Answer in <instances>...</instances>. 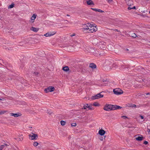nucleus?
Instances as JSON below:
<instances>
[{
	"label": "nucleus",
	"instance_id": "1",
	"mask_svg": "<svg viewBox=\"0 0 150 150\" xmlns=\"http://www.w3.org/2000/svg\"><path fill=\"white\" fill-rule=\"evenodd\" d=\"M122 107L117 105L106 104L104 106L103 109L106 111H111L117 109H120Z\"/></svg>",
	"mask_w": 150,
	"mask_h": 150
},
{
	"label": "nucleus",
	"instance_id": "2",
	"mask_svg": "<svg viewBox=\"0 0 150 150\" xmlns=\"http://www.w3.org/2000/svg\"><path fill=\"white\" fill-rule=\"evenodd\" d=\"M102 92H101L100 93H98L96 95L92 96L91 99L94 100L96 99H98L103 97V95L101 94Z\"/></svg>",
	"mask_w": 150,
	"mask_h": 150
},
{
	"label": "nucleus",
	"instance_id": "3",
	"mask_svg": "<svg viewBox=\"0 0 150 150\" xmlns=\"http://www.w3.org/2000/svg\"><path fill=\"white\" fill-rule=\"evenodd\" d=\"M114 93L116 95H120L123 93V91L120 88H116L113 89Z\"/></svg>",
	"mask_w": 150,
	"mask_h": 150
},
{
	"label": "nucleus",
	"instance_id": "4",
	"mask_svg": "<svg viewBox=\"0 0 150 150\" xmlns=\"http://www.w3.org/2000/svg\"><path fill=\"white\" fill-rule=\"evenodd\" d=\"M55 90V88L52 86H50L44 90V91L46 93H47L49 92H51L54 91Z\"/></svg>",
	"mask_w": 150,
	"mask_h": 150
},
{
	"label": "nucleus",
	"instance_id": "5",
	"mask_svg": "<svg viewBox=\"0 0 150 150\" xmlns=\"http://www.w3.org/2000/svg\"><path fill=\"white\" fill-rule=\"evenodd\" d=\"M96 26H95L94 27L92 25L91 26L90 25V26H89L88 29L89 30V31L90 33H93V32H96L97 30V28H96Z\"/></svg>",
	"mask_w": 150,
	"mask_h": 150
},
{
	"label": "nucleus",
	"instance_id": "6",
	"mask_svg": "<svg viewBox=\"0 0 150 150\" xmlns=\"http://www.w3.org/2000/svg\"><path fill=\"white\" fill-rule=\"evenodd\" d=\"M29 138L31 140H35L37 139L36 137H38V136L37 134H33V135L29 134Z\"/></svg>",
	"mask_w": 150,
	"mask_h": 150
},
{
	"label": "nucleus",
	"instance_id": "7",
	"mask_svg": "<svg viewBox=\"0 0 150 150\" xmlns=\"http://www.w3.org/2000/svg\"><path fill=\"white\" fill-rule=\"evenodd\" d=\"M105 133L106 132L103 129H101L99 130L98 133L100 135L102 136H104Z\"/></svg>",
	"mask_w": 150,
	"mask_h": 150
},
{
	"label": "nucleus",
	"instance_id": "8",
	"mask_svg": "<svg viewBox=\"0 0 150 150\" xmlns=\"http://www.w3.org/2000/svg\"><path fill=\"white\" fill-rule=\"evenodd\" d=\"M89 26H90V25L88 23L87 25L84 24L83 25V28L84 30H87L88 29Z\"/></svg>",
	"mask_w": 150,
	"mask_h": 150
},
{
	"label": "nucleus",
	"instance_id": "9",
	"mask_svg": "<svg viewBox=\"0 0 150 150\" xmlns=\"http://www.w3.org/2000/svg\"><path fill=\"white\" fill-rule=\"evenodd\" d=\"M62 70L65 71L66 72H69V67L68 66H66L64 67H63L62 68Z\"/></svg>",
	"mask_w": 150,
	"mask_h": 150
},
{
	"label": "nucleus",
	"instance_id": "10",
	"mask_svg": "<svg viewBox=\"0 0 150 150\" xmlns=\"http://www.w3.org/2000/svg\"><path fill=\"white\" fill-rule=\"evenodd\" d=\"M30 30L34 31V32H37L39 30V28H36L33 27L31 28L30 29Z\"/></svg>",
	"mask_w": 150,
	"mask_h": 150
},
{
	"label": "nucleus",
	"instance_id": "11",
	"mask_svg": "<svg viewBox=\"0 0 150 150\" xmlns=\"http://www.w3.org/2000/svg\"><path fill=\"white\" fill-rule=\"evenodd\" d=\"M89 67L93 69L96 68V66L95 64L92 63L90 64Z\"/></svg>",
	"mask_w": 150,
	"mask_h": 150
},
{
	"label": "nucleus",
	"instance_id": "12",
	"mask_svg": "<svg viewBox=\"0 0 150 150\" xmlns=\"http://www.w3.org/2000/svg\"><path fill=\"white\" fill-rule=\"evenodd\" d=\"M91 9L93 10V11H96V12H98L100 13H103L104 12V11L99 9L97 8H91Z\"/></svg>",
	"mask_w": 150,
	"mask_h": 150
},
{
	"label": "nucleus",
	"instance_id": "13",
	"mask_svg": "<svg viewBox=\"0 0 150 150\" xmlns=\"http://www.w3.org/2000/svg\"><path fill=\"white\" fill-rule=\"evenodd\" d=\"M76 71V69L75 67H70L69 72V73H70L71 72H75Z\"/></svg>",
	"mask_w": 150,
	"mask_h": 150
},
{
	"label": "nucleus",
	"instance_id": "14",
	"mask_svg": "<svg viewBox=\"0 0 150 150\" xmlns=\"http://www.w3.org/2000/svg\"><path fill=\"white\" fill-rule=\"evenodd\" d=\"M87 4L89 5H94V4L91 0H89L86 1Z\"/></svg>",
	"mask_w": 150,
	"mask_h": 150
},
{
	"label": "nucleus",
	"instance_id": "15",
	"mask_svg": "<svg viewBox=\"0 0 150 150\" xmlns=\"http://www.w3.org/2000/svg\"><path fill=\"white\" fill-rule=\"evenodd\" d=\"M37 16V15L36 14H33L32 16L31 17L30 19L31 21H32V23L34 22V20L35 19Z\"/></svg>",
	"mask_w": 150,
	"mask_h": 150
},
{
	"label": "nucleus",
	"instance_id": "16",
	"mask_svg": "<svg viewBox=\"0 0 150 150\" xmlns=\"http://www.w3.org/2000/svg\"><path fill=\"white\" fill-rule=\"evenodd\" d=\"M141 135V136H138L135 139L137 140L140 141H142L143 139V136L141 135Z\"/></svg>",
	"mask_w": 150,
	"mask_h": 150
},
{
	"label": "nucleus",
	"instance_id": "17",
	"mask_svg": "<svg viewBox=\"0 0 150 150\" xmlns=\"http://www.w3.org/2000/svg\"><path fill=\"white\" fill-rule=\"evenodd\" d=\"M11 115L12 116H14L15 117H17L21 116V115H19L17 113H10Z\"/></svg>",
	"mask_w": 150,
	"mask_h": 150
},
{
	"label": "nucleus",
	"instance_id": "18",
	"mask_svg": "<svg viewBox=\"0 0 150 150\" xmlns=\"http://www.w3.org/2000/svg\"><path fill=\"white\" fill-rule=\"evenodd\" d=\"M132 2V1H131V0H129L128 1V3H127V5L129 6L128 7V8H127V9H128L129 10H131L132 9V7H131L130 6H131V5H129V2H130V3L131 2Z\"/></svg>",
	"mask_w": 150,
	"mask_h": 150
},
{
	"label": "nucleus",
	"instance_id": "19",
	"mask_svg": "<svg viewBox=\"0 0 150 150\" xmlns=\"http://www.w3.org/2000/svg\"><path fill=\"white\" fill-rule=\"evenodd\" d=\"M86 105H87V108H88L90 110H93L94 108L92 107L91 106V104H87Z\"/></svg>",
	"mask_w": 150,
	"mask_h": 150
},
{
	"label": "nucleus",
	"instance_id": "20",
	"mask_svg": "<svg viewBox=\"0 0 150 150\" xmlns=\"http://www.w3.org/2000/svg\"><path fill=\"white\" fill-rule=\"evenodd\" d=\"M56 32L55 31H53L52 32H49V36H51L55 34L56 33Z\"/></svg>",
	"mask_w": 150,
	"mask_h": 150
},
{
	"label": "nucleus",
	"instance_id": "21",
	"mask_svg": "<svg viewBox=\"0 0 150 150\" xmlns=\"http://www.w3.org/2000/svg\"><path fill=\"white\" fill-rule=\"evenodd\" d=\"M14 4L13 3H12L11 4L8 6V8H12L14 7Z\"/></svg>",
	"mask_w": 150,
	"mask_h": 150
},
{
	"label": "nucleus",
	"instance_id": "22",
	"mask_svg": "<svg viewBox=\"0 0 150 150\" xmlns=\"http://www.w3.org/2000/svg\"><path fill=\"white\" fill-rule=\"evenodd\" d=\"M92 105L94 106H98L100 105L97 102H94L93 103Z\"/></svg>",
	"mask_w": 150,
	"mask_h": 150
},
{
	"label": "nucleus",
	"instance_id": "23",
	"mask_svg": "<svg viewBox=\"0 0 150 150\" xmlns=\"http://www.w3.org/2000/svg\"><path fill=\"white\" fill-rule=\"evenodd\" d=\"M129 107L132 108H136V105L134 104H131L129 105Z\"/></svg>",
	"mask_w": 150,
	"mask_h": 150
},
{
	"label": "nucleus",
	"instance_id": "24",
	"mask_svg": "<svg viewBox=\"0 0 150 150\" xmlns=\"http://www.w3.org/2000/svg\"><path fill=\"white\" fill-rule=\"evenodd\" d=\"M60 123L61 125L63 126L65 125L66 123V122L65 121L61 120L60 121Z\"/></svg>",
	"mask_w": 150,
	"mask_h": 150
},
{
	"label": "nucleus",
	"instance_id": "25",
	"mask_svg": "<svg viewBox=\"0 0 150 150\" xmlns=\"http://www.w3.org/2000/svg\"><path fill=\"white\" fill-rule=\"evenodd\" d=\"M137 36L136 35V34L135 33H133L132 35V37L133 38H135Z\"/></svg>",
	"mask_w": 150,
	"mask_h": 150
},
{
	"label": "nucleus",
	"instance_id": "26",
	"mask_svg": "<svg viewBox=\"0 0 150 150\" xmlns=\"http://www.w3.org/2000/svg\"><path fill=\"white\" fill-rule=\"evenodd\" d=\"M38 143L37 142H34L33 145L35 146H36L38 145Z\"/></svg>",
	"mask_w": 150,
	"mask_h": 150
},
{
	"label": "nucleus",
	"instance_id": "27",
	"mask_svg": "<svg viewBox=\"0 0 150 150\" xmlns=\"http://www.w3.org/2000/svg\"><path fill=\"white\" fill-rule=\"evenodd\" d=\"M32 73H33V74L35 76H37L38 74V73L37 72H33L32 71Z\"/></svg>",
	"mask_w": 150,
	"mask_h": 150
},
{
	"label": "nucleus",
	"instance_id": "28",
	"mask_svg": "<svg viewBox=\"0 0 150 150\" xmlns=\"http://www.w3.org/2000/svg\"><path fill=\"white\" fill-rule=\"evenodd\" d=\"M76 125V123H73L71 124L72 127H75Z\"/></svg>",
	"mask_w": 150,
	"mask_h": 150
},
{
	"label": "nucleus",
	"instance_id": "29",
	"mask_svg": "<svg viewBox=\"0 0 150 150\" xmlns=\"http://www.w3.org/2000/svg\"><path fill=\"white\" fill-rule=\"evenodd\" d=\"M4 146V145H1L0 146V150H2L3 149Z\"/></svg>",
	"mask_w": 150,
	"mask_h": 150
},
{
	"label": "nucleus",
	"instance_id": "30",
	"mask_svg": "<svg viewBox=\"0 0 150 150\" xmlns=\"http://www.w3.org/2000/svg\"><path fill=\"white\" fill-rule=\"evenodd\" d=\"M44 36H45V37H48L49 36V32L45 34L44 35Z\"/></svg>",
	"mask_w": 150,
	"mask_h": 150
},
{
	"label": "nucleus",
	"instance_id": "31",
	"mask_svg": "<svg viewBox=\"0 0 150 150\" xmlns=\"http://www.w3.org/2000/svg\"><path fill=\"white\" fill-rule=\"evenodd\" d=\"M87 106L84 105L83 108H82V109H86L87 108Z\"/></svg>",
	"mask_w": 150,
	"mask_h": 150
},
{
	"label": "nucleus",
	"instance_id": "32",
	"mask_svg": "<svg viewBox=\"0 0 150 150\" xmlns=\"http://www.w3.org/2000/svg\"><path fill=\"white\" fill-rule=\"evenodd\" d=\"M103 81L104 82H106V83H105V84H108V81L106 80H103Z\"/></svg>",
	"mask_w": 150,
	"mask_h": 150
},
{
	"label": "nucleus",
	"instance_id": "33",
	"mask_svg": "<svg viewBox=\"0 0 150 150\" xmlns=\"http://www.w3.org/2000/svg\"><path fill=\"white\" fill-rule=\"evenodd\" d=\"M143 144L145 145H146L148 144V142L146 141H144L143 143Z\"/></svg>",
	"mask_w": 150,
	"mask_h": 150
},
{
	"label": "nucleus",
	"instance_id": "34",
	"mask_svg": "<svg viewBox=\"0 0 150 150\" xmlns=\"http://www.w3.org/2000/svg\"><path fill=\"white\" fill-rule=\"evenodd\" d=\"M1 112L2 113V114H3L5 113L6 112V111H5V110H2Z\"/></svg>",
	"mask_w": 150,
	"mask_h": 150
},
{
	"label": "nucleus",
	"instance_id": "35",
	"mask_svg": "<svg viewBox=\"0 0 150 150\" xmlns=\"http://www.w3.org/2000/svg\"><path fill=\"white\" fill-rule=\"evenodd\" d=\"M19 140L22 141V140H23V138L22 137H21V138L19 137Z\"/></svg>",
	"mask_w": 150,
	"mask_h": 150
},
{
	"label": "nucleus",
	"instance_id": "36",
	"mask_svg": "<svg viewBox=\"0 0 150 150\" xmlns=\"http://www.w3.org/2000/svg\"><path fill=\"white\" fill-rule=\"evenodd\" d=\"M140 117L142 119H143L144 118V116H142L141 115H140Z\"/></svg>",
	"mask_w": 150,
	"mask_h": 150
},
{
	"label": "nucleus",
	"instance_id": "37",
	"mask_svg": "<svg viewBox=\"0 0 150 150\" xmlns=\"http://www.w3.org/2000/svg\"><path fill=\"white\" fill-rule=\"evenodd\" d=\"M99 139H100V140L103 141V137H101L100 138H99Z\"/></svg>",
	"mask_w": 150,
	"mask_h": 150
},
{
	"label": "nucleus",
	"instance_id": "38",
	"mask_svg": "<svg viewBox=\"0 0 150 150\" xmlns=\"http://www.w3.org/2000/svg\"><path fill=\"white\" fill-rule=\"evenodd\" d=\"M75 35V33H74L72 35H70V36L71 37H73V36H74Z\"/></svg>",
	"mask_w": 150,
	"mask_h": 150
},
{
	"label": "nucleus",
	"instance_id": "39",
	"mask_svg": "<svg viewBox=\"0 0 150 150\" xmlns=\"http://www.w3.org/2000/svg\"><path fill=\"white\" fill-rule=\"evenodd\" d=\"M5 99L4 98H3L2 99L0 98V100H5Z\"/></svg>",
	"mask_w": 150,
	"mask_h": 150
},
{
	"label": "nucleus",
	"instance_id": "40",
	"mask_svg": "<svg viewBox=\"0 0 150 150\" xmlns=\"http://www.w3.org/2000/svg\"><path fill=\"white\" fill-rule=\"evenodd\" d=\"M114 30L115 31H117V32H119L120 31L119 30L117 29H114Z\"/></svg>",
	"mask_w": 150,
	"mask_h": 150
},
{
	"label": "nucleus",
	"instance_id": "41",
	"mask_svg": "<svg viewBox=\"0 0 150 150\" xmlns=\"http://www.w3.org/2000/svg\"><path fill=\"white\" fill-rule=\"evenodd\" d=\"M112 0H108V1L109 3H110L111 2H112Z\"/></svg>",
	"mask_w": 150,
	"mask_h": 150
},
{
	"label": "nucleus",
	"instance_id": "42",
	"mask_svg": "<svg viewBox=\"0 0 150 150\" xmlns=\"http://www.w3.org/2000/svg\"><path fill=\"white\" fill-rule=\"evenodd\" d=\"M4 146H9V145H8V144H4Z\"/></svg>",
	"mask_w": 150,
	"mask_h": 150
},
{
	"label": "nucleus",
	"instance_id": "43",
	"mask_svg": "<svg viewBox=\"0 0 150 150\" xmlns=\"http://www.w3.org/2000/svg\"><path fill=\"white\" fill-rule=\"evenodd\" d=\"M147 131L148 132H150V129H148Z\"/></svg>",
	"mask_w": 150,
	"mask_h": 150
},
{
	"label": "nucleus",
	"instance_id": "44",
	"mask_svg": "<svg viewBox=\"0 0 150 150\" xmlns=\"http://www.w3.org/2000/svg\"><path fill=\"white\" fill-rule=\"evenodd\" d=\"M97 40V39H94L93 40V42H95V41H96Z\"/></svg>",
	"mask_w": 150,
	"mask_h": 150
},
{
	"label": "nucleus",
	"instance_id": "45",
	"mask_svg": "<svg viewBox=\"0 0 150 150\" xmlns=\"http://www.w3.org/2000/svg\"><path fill=\"white\" fill-rule=\"evenodd\" d=\"M47 111V112L48 114H49V115H51V114H52V112H48V110Z\"/></svg>",
	"mask_w": 150,
	"mask_h": 150
},
{
	"label": "nucleus",
	"instance_id": "46",
	"mask_svg": "<svg viewBox=\"0 0 150 150\" xmlns=\"http://www.w3.org/2000/svg\"><path fill=\"white\" fill-rule=\"evenodd\" d=\"M122 117H125V118H127V117L126 116H122Z\"/></svg>",
	"mask_w": 150,
	"mask_h": 150
},
{
	"label": "nucleus",
	"instance_id": "47",
	"mask_svg": "<svg viewBox=\"0 0 150 150\" xmlns=\"http://www.w3.org/2000/svg\"><path fill=\"white\" fill-rule=\"evenodd\" d=\"M132 9H135L136 7L135 6H134L132 7Z\"/></svg>",
	"mask_w": 150,
	"mask_h": 150
},
{
	"label": "nucleus",
	"instance_id": "48",
	"mask_svg": "<svg viewBox=\"0 0 150 150\" xmlns=\"http://www.w3.org/2000/svg\"><path fill=\"white\" fill-rule=\"evenodd\" d=\"M13 150H18V149L17 148V147L16 148H14L13 149Z\"/></svg>",
	"mask_w": 150,
	"mask_h": 150
},
{
	"label": "nucleus",
	"instance_id": "49",
	"mask_svg": "<svg viewBox=\"0 0 150 150\" xmlns=\"http://www.w3.org/2000/svg\"><path fill=\"white\" fill-rule=\"evenodd\" d=\"M145 94H146V95H150V93H145Z\"/></svg>",
	"mask_w": 150,
	"mask_h": 150
},
{
	"label": "nucleus",
	"instance_id": "50",
	"mask_svg": "<svg viewBox=\"0 0 150 150\" xmlns=\"http://www.w3.org/2000/svg\"><path fill=\"white\" fill-rule=\"evenodd\" d=\"M103 137H104V138H103V139H105V138L106 137V136H103Z\"/></svg>",
	"mask_w": 150,
	"mask_h": 150
},
{
	"label": "nucleus",
	"instance_id": "51",
	"mask_svg": "<svg viewBox=\"0 0 150 150\" xmlns=\"http://www.w3.org/2000/svg\"><path fill=\"white\" fill-rule=\"evenodd\" d=\"M126 51H128L129 50L128 49H126Z\"/></svg>",
	"mask_w": 150,
	"mask_h": 150
},
{
	"label": "nucleus",
	"instance_id": "52",
	"mask_svg": "<svg viewBox=\"0 0 150 150\" xmlns=\"http://www.w3.org/2000/svg\"><path fill=\"white\" fill-rule=\"evenodd\" d=\"M2 114V113L1 112H0V115Z\"/></svg>",
	"mask_w": 150,
	"mask_h": 150
},
{
	"label": "nucleus",
	"instance_id": "53",
	"mask_svg": "<svg viewBox=\"0 0 150 150\" xmlns=\"http://www.w3.org/2000/svg\"><path fill=\"white\" fill-rule=\"evenodd\" d=\"M124 67V66L123 65H122V66H121V67Z\"/></svg>",
	"mask_w": 150,
	"mask_h": 150
},
{
	"label": "nucleus",
	"instance_id": "54",
	"mask_svg": "<svg viewBox=\"0 0 150 150\" xmlns=\"http://www.w3.org/2000/svg\"><path fill=\"white\" fill-rule=\"evenodd\" d=\"M67 16H70V15H69L67 14Z\"/></svg>",
	"mask_w": 150,
	"mask_h": 150
},
{
	"label": "nucleus",
	"instance_id": "55",
	"mask_svg": "<svg viewBox=\"0 0 150 150\" xmlns=\"http://www.w3.org/2000/svg\"><path fill=\"white\" fill-rule=\"evenodd\" d=\"M149 13L150 14V11H149Z\"/></svg>",
	"mask_w": 150,
	"mask_h": 150
}]
</instances>
